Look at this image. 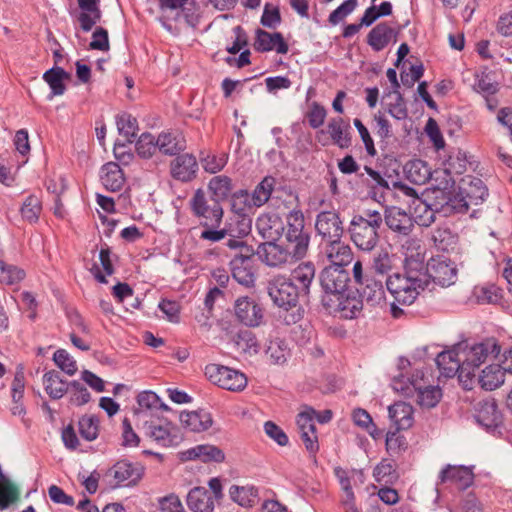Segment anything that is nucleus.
Here are the masks:
<instances>
[{
  "label": "nucleus",
  "mask_w": 512,
  "mask_h": 512,
  "mask_svg": "<svg viewBox=\"0 0 512 512\" xmlns=\"http://www.w3.org/2000/svg\"><path fill=\"white\" fill-rule=\"evenodd\" d=\"M462 370L459 375V381L467 390L473 388L475 383V371L481 364H484L500 353V346L496 339L489 338L481 343L469 346L460 344Z\"/></svg>",
  "instance_id": "obj_1"
},
{
  "label": "nucleus",
  "mask_w": 512,
  "mask_h": 512,
  "mask_svg": "<svg viewBox=\"0 0 512 512\" xmlns=\"http://www.w3.org/2000/svg\"><path fill=\"white\" fill-rule=\"evenodd\" d=\"M382 223L383 215L377 210L366 209L354 214L347 229L351 241L361 251H372L379 243L378 231Z\"/></svg>",
  "instance_id": "obj_2"
},
{
  "label": "nucleus",
  "mask_w": 512,
  "mask_h": 512,
  "mask_svg": "<svg viewBox=\"0 0 512 512\" xmlns=\"http://www.w3.org/2000/svg\"><path fill=\"white\" fill-rule=\"evenodd\" d=\"M417 267L415 262H407L404 274H394L386 280L387 290L399 304H412L426 288V276Z\"/></svg>",
  "instance_id": "obj_3"
},
{
  "label": "nucleus",
  "mask_w": 512,
  "mask_h": 512,
  "mask_svg": "<svg viewBox=\"0 0 512 512\" xmlns=\"http://www.w3.org/2000/svg\"><path fill=\"white\" fill-rule=\"evenodd\" d=\"M192 214L201 219L203 227H219L223 218V208L220 203L211 198L209 201L203 189H197L189 200Z\"/></svg>",
  "instance_id": "obj_4"
},
{
  "label": "nucleus",
  "mask_w": 512,
  "mask_h": 512,
  "mask_svg": "<svg viewBox=\"0 0 512 512\" xmlns=\"http://www.w3.org/2000/svg\"><path fill=\"white\" fill-rule=\"evenodd\" d=\"M267 293L274 305L286 311L295 308L299 300L302 299V296L287 276L281 274L272 277L268 281Z\"/></svg>",
  "instance_id": "obj_5"
},
{
  "label": "nucleus",
  "mask_w": 512,
  "mask_h": 512,
  "mask_svg": "<svg viewBox=\"0 0 512 512\" xmlns=\"http://www.w3.org/2000/svg\"><path fill=\"white\" fill-rule=\"evenodd\" d=\"M416 266H419L421 274L426 276V287L430 281L441 287H449L455 284L457 280V268L453 262L444 257L431 258L425 270L423 269L422 263L415 262Z\"/></svg>",
  "instance_id": "obj_6"
},
{
  "label": "nucleus",
  "mask_w": 512,
  "mask_h": 512,
  "mask_svg": "<svg viewBox=\"0 0 512 512\" xmlns=\"http://www.w3.org/2000/svg\"><path fill=\"white\" fill-rule=\"evenodd\" d=\"M205 375L213 384L226 390L242 391L247 386V378L243 373L219 364L207 365Z\"/></svg>",
  "instance_id": "obj_7"
},
{
  "label": "nucleus",
  "mask_w": 512,
  "mask_h": 512,
  "mask_svg": "<svg viewBox=\"0 0 512 512\" xmlns=\"http://www.w3.org/2000/svg\"><path fill=\"white\" fill-rule=\"evenodd\" d=\"M145 435L162 447H173L181 443L183 437L179 429L171 422L154 423L146 422Z\"/></svg>",
  "instance_id": "obj_8"
},
{
  "label": "nucleus",
  "mask_w": 512,
  "mask_h": 512,
  "mask_svg": "<svg viewBox=\"0 0 512 512\" xmlns=\"http://www.w3.org/2000/svg\"><path fill=\"white\" fill-rule=\"evenodd\" d=\"M393 388L397 391H401L405 395H409L413 389L416 392L417 403L424 408L435 407L442 397V392L439 387L436 386H421L417 380H412L406 386H404L398 380H394Z\"/></svg>",
  "instance_id": "obj_9"
},
{
  "label": "nucleus",
  "mask_w": 512,
  "mask_h": 512,
  "mask_svg": "<svg viewBox=\"0 0 512 512\" xmlns=\"http://www.w3.org/2000/svg\"><path fill=\"white\" fill-rule=\"evenodd\" d=\"M234 313L239 322L247 327H258L264 319V309L253 298L239 297L234 304Z\"/></svg>",
  "instance_id": "obj_10"
},
{
  "label": "nucleus",
  "mask_w": 512,
  "mask_h": 512,
  "mask_svg": "<svg viewBox=\"0 0 512 512\" xmlns=\"http://www.w3.org/2000/svg\"><path fill=\"white\" fill-rule=\"evenodd\" d=\"M325 133L329 134L332 143L341 149H347L352 144L351 127L341 117L331 118L326 130L322 129L317 133L316 138L323 146L328 144L327 141L322 140Z\"/></svg>",
  "instance_id": "obj_11"
},
{
  "label": "nucleus",
  "mask_w": 512,
  "mask_h": 512,
  "mask_svg": "<svg viewBox=\"0 0 512 512\" xmlns=\"http://www.w3.org/2000/svg\"><path fill=\"white\" fill-rule=\"evenodd\" d=\"M315 230L323 241L342 239L344 228L340 216L335 211H322L316 216Z\"/></svg>",
  "instance_id": "obj_12"
},
{
  "label": "nucleus",
  "mask_w": 512,
  "mask_h": 512,
  "mask_svg": "<svg viewBox=\"0 0 512 512\" xmlns=\"http://www.w3.org/2000/svg\"><path fill=\"white\" fill-rule=\"evenodd\" d=\"M349 272L340 266L325 267L320 274V284L327 294L340 295L348 288Z\"/></svg>",
  "instance_id": "obj_13"
},
{
  "label": "nucleus",
  "mask_w": 512,
  "mask_h": 512,
  "mask_svg": "<svg viewBox=\"0 0 512 512\" xmlns=\"http://www.w3.org/2000/svg\"><path fill=\"white\" fill-rule=\"evenodd\" d=\"M315 265L310 262H302L295 267L289 276L288 280L292 282L293 286L298 290L302 299H307L310 294V288L315 278Z\"/></svg>",
  "instance_id": "obj_14"
},
{
  "label": "nucleus",
  "mask_w": 512,
  "mask_h": 512,
  "mask_svg": "<svg viewBox=\"0 0 512 512\" xmlns=\"http://www.w3.org/2000/svg\"><path fill=\"white\" fill-rule=\"evenodd\" d=\"M257 254L264 263L271 267H282L294 262L288 250L275 241H267L259 245Z\"/></svg>",
  "instance_id": "obj_15"
},
{
  "label": "nucleus",
  "mask_w": 512,
  "mask_h": 512,
  "mask_svg": "<svg viewBox=\"0 0 512 512\" xmlns=\"http://www.w3.org/2000/svg\"><path fill=\"white\" fill-rule=\"evenodd\" d=\"M474 474L472 470L466 466L446 465L438 475L439 484L451 483L456 485L460 490H464L472 485Z\"/></svg>",
  "instance_id": "obj_16"
},
{
  "label": "nucleus",
  "mask_w": 512,
  "mask_h": 512,
  "mask_svg": "<svg viewBox=\"0 0 512 512\" xmlns=\"http://www.w3.org/2000/svg\"><path fill=\"white\" fill-rule=\"evenodd\" d=\"M383 220L390 230L407 236L414 227V219L399 207L391 206L385 209Z\"/></svg>",
  "instance_id": "obj_17"
},
{
  "label": "nucleus",
  "mask_w": 512,
  "mask_h": 512,
  "mask_svg": "<svg viewBox=\"0 0 512 512\" xmlns=\"http://www.w3.org/2000/svg\"><path fill=\"white\" fill-rule=\"evenodd\" d=\"M359 292L362 301L372 307L385 302L383 281L373 275L365 276V281L359 285Z\"/></svg>",
  "instance_id": "obj_18"
},
{
  "label": "nucleus",
  "mask_w": 512,
  "mask_h": 512,
  "mask_svg": "<svg viewBox=\"0 0 512 512\" xmlns=\"http://www.w3.org/2000/svg\"><path fill=\"white\" fill-rule=\"evenodd\" d=\"M436 364L441 372V375L446 378H452L457 373L461 375L462 359L460 344L451 350L443 351L436 357Z\"/></svg>",
  "instance_id": "obj_19"
},
{
  "label": "nucleus",
  "mask_w": 512,
  "mask_h": 512,
  "mask_svg": "<svg viewBox=\"0 0 512 512\" xmlns=\"http://www.w3.org/2000/svg\"><path fill=\"white\" fill-rule=\"evenodd\" d=\"M171 175L174 179L188 182L196 177L198 163L192 154H182L171 162Z\"/></svg>",
  "instance_id": "obj_20"
},
{
  "label": "nucleus",
  "mask_w": 512,
  "mask_h": 512,
  "mask_svg": "<svg viewBox=\"0 0 512 512\" xmlns=\"http://www.w3.org/2000/svg\"><path fill=\"white\" fill-rule=\"evenodd\" d=\"M460 189L464 195L465 202L463 204L465 210L469 204L477 205L482 202L488 195V191L483 181L479 178L467 176L461 179Z\"/></svg>",
  "instance_id": "obj_21"
},
{
  "label": "nucleus",
  "mask_w": 512,
  "mask_h": 512,
  "mask_svg": "<svg viewBox=\"0 0 512 512\" xmlns=\"http://www.w3.org/2000/svg\"><path fill=\"white\" fill-rule=\"evenodd\" d=\"M117 484L126 486L136 484L142 477L143 468L137 463L118 461L110 470Z\"/></svg>",
  "instance_id": "obj_22"
},
{
  "label": "nucleus",
  "mask_w": 512,
  "mask_h": 512,
  "mask_svg": "<svg viewBox=\"0 0 512 512\" xmlns=\"http://www.w3.org/2000/svg\"><path fill=\"white\" fill-rule=\"evenodd\" d=\"M254 48L259 52L272 50H275L279 54H286L288 52V45L281 33H269L262 29L256 30Z\"/></svg>",
  "instance_id": "obj_23"
},
{
  "label": "nucleus",
  "mask_w": 512,
  "mask_h": 512,
  "mask_svg": "<svg viewBox=\"0 0 512 512\" xmlns=\"http://www.w3.org/2000/svg\"><path fill=\"white\" fill-rule=\"evenodd\" d=\"M256 229L267 241H276L282 235L285 227L277 215L262 214L256 220Z\"/></svg>",
  "instance_id": "obj_24"
},
{
  "label": "nucleus",
  "mask_w": 512,
  "mask_h": 512,
  "mask_svg": "<svg viewBox=\"0 0 512 512\" xmlns=\"http://www.w3.org/2000/svg\"><path fill=\"white\" fill-rule=\"evenodd\" d=\"M325 254L331 262L330 266H340L344 268V266H347L353 260L351 247L341 239L327 242Z\"/></svg>",
  "instance_id": "obj_25"
},
{
  "label": "nucleus",
  "mask_w": 512,
  "mask_h": 512,
  "mask_svg": "<svg viewBox=\"0 0 512 512\" xmlns=\"http://www.w3.org/2000/svg\"><path fill=\"white\" fill-rule=\"evenodd\" d=\"M477 422L487 430L495 429L502 423V414L494 400L480 403L476 414Z\"/></svg>",
  "instance_id": "obj_26"
},
{
  "label": "nucleus",
  "mask_w": 512,
  "mask_h": 512,
  "mask_svg": "<svg viewBox=\"0 0 512 512\" xmlns=\"http://www.w3.org/2000/svg\"><path fill=\"white\" fill-rule=\"evenodd\" d=\"M389 418L396 430H407L414 423L413 407L405 402H396L388 408Z\"/></svg>",
  "instance_id": "obj_27"
},
{
  "label": "nucleus",
  "mask_w": 512,
  "mask_h": 512,
  "mask_svg": "<svg viewBox=\"0 0 512 512\" xmlns=\"http://www.w3.org/2000/svg\"><path fill=\"white\" fill-rule=\"evenodd\" d=\"M187 505L193 512H213L215 500L204 487H195L187 495Z\"/></svg>",
  "instance_id": "obj_28"
},
{
  "label": "nucleus",
  "mask_w": 512,
  "mask_h": 512,
  "mask_svg": "<svg viewBox=\"0 0 512 512\" xmlns=\"http://www.w3.org/2000/svg\"><path fill=\"white\" fill-rule=\"evenodd\" d=\"M100 0H77L81 9L78 16L80 27L83 31L88 32L101 19V11L99 9Z\"/></svg>",
  "instance_id": "obj_29"
},
{
  "label": "nucleus",
  "mask_w": 512,
  "mask_h": 512,
  "mask_svg": "<svg viewBox=\"0 0 512 512\" xmlns=\"http://www.w3.org/2000/svg\"><path fill=\"white\" fill-rule=\"evenodd\" d=\"M180 455L183 461L200 459L203 462H222L225 458L222 450L212 445H198L181 452Z\"/></svg>",
  "instance_id": "obj_30"
},
{
  "label": "nucleus",
  "mask_w": 512,
  "mask_h": 512,
  "mask_svg": "<svg viewBox=\"0 0 512 512\" xmlns=\"http://www.w3.org/2000/svg\"><path fill=\"white\" fill-rule=\"evenodd\" d=\"M182 425L192 432H202L212 426L213 420L209 412L201 409L180 414Z\"/></svg>",
  "instance_id": "obj_31"
},
{
  "label": "nucleus",
  "mask_w": 512,
  "mask_h": 512,
  "mask_svg": "<svg viewBox=\"0 0 512 512\" xmlns=\"http://www.w3.org/2000/svg\"><path fill=\"white\" fill-rule=\"evenodd\" d=\"M101 182L109 191H120L125 184V176L119 164L109 162L103 165L101 169Z\"/></svg>",
  "instance_id": "obj_32"
},
{
  "label": "nucleus",
  "mask_w": 512,
  "mask_h": 512,
  "mask_svg": "<svg viewBox=\"0 0 512 512\" xmlns=\"http://www.w3.org/2000/svg\"><path fill=\"white\" fill-rule=\"evenodd\" d=\"M481 388L492 391L504 383V372L499 364H490L486 366L478 377H475Z\"/></svg>",
  "instance_id": "obj_33"
},
{
  "label": "nucleus",
  "mask_w": 512,
  "mask_h": 512,
  "mask_svg": "<svg viewBox=\"0 0 512 512\" xmlns=\"http://www.w3.org/2000/svg\"><path fill=\"white\" fill-rule=\"evenodd\" d=\"M158 150L166 155H177L186 148L184 137L180 133L163 132L157 139Z\"/></svg>",
  "instance_id": "obj_34"
},
{
  "label": "nucleus",
  "mask_w": 512,
  "mask_h": 512,
  "mask_svg": "<svg viewBox=\"0 0 512 512\" xmlns=\"http://www.w3.org/2000/svg\"><path fill=\"white\" fill-rule=\"evenodd\" d=\"M251 258H236L230 260L233 278L245 287H251L255 283V274L251 268Z\"/></svg>",
  "instance_id": "obj_35"
},
{
  "label": "nucleus",
  "mask_w": 512,
  "mask_h": 512,
  "mask_svg": "<svg viewBox=\"0 0 512 512\" xmlns=\"http://www.w3.org/2000/svg\"><path fill=\"white\" fill-rule=\"evenodd\" d=\"M406 178L414 184L423 185L431 178V169L428 164L421 159L410 160L404 166Z\"/></svg>",
  "instance_id": "obj_36"
},
{
  "label": "nucleus",
  "mask_w": 512,
  "mask_h": 512,
  "mask_svg": "<svg viewBox=\"0 0 512 512\" xmlns=\"http://www.w3.org/2000/svg\"><path fill=\"white\" fill-rule=\"evenodd\" d=\"M43 385L52 399H60L68 392L70 383L63 381L59 372L52 370L44 374Z\"/></svg>",
  "instance_id": "obj_37"
},
{
  "label": "nucleus",
  "mask_w": 512,
  "mask_h": 512,
  "mask_svg": "<svg viewBox=\"0 0 512 512\" xmlns=\"http://www.w3.org/2000/svg\"><path fill=\"white\" fill-rule=\"evenodd\" d=\"M393 29L387 23H379L367 36V43L374 51L383 50L391 41Z\"/></svg>",
  "instance_id": "obj_38"
},
{
  "label": "nucleus",
  "mask_w": 512,
  "mask_h": 512,
  "mask_svg": "<svg viewBox=\"0 0 512 512\" xmlns=\"http://www.w3.org/2000/svg\"><path fill=\"white\" fill-rule=\"evenodd\" d=\"M232 189V180L226 175L214 176L208 182V190L211 193V197L218 203L226 200L231 194Z\"/></svg>",
  "instance_id": "obj_39"
},
{
  "label": "nucleus",
  "mask_w": 512,
  "mask_h": 512,
  "mask_svg": "<svg viewBox=\"0 0 512 512\" xmlns=\"http://www.w3.org/2000/svg\"><path fill=\"white\" fill-rule=\"evenodd\" d=\"M285 240L287 244L284 247L288 250L293 261L301 260L307 255L310 244L309 233L287 237Z\"/></svg>",
  "instance_id": "obj_40"
},
{
  "label": "nucleus",
  "mask_w": 512,
  "mask_h": 512,
  "mask_svg": "<svg viewBox=\"0 0 512 512\" xmlns=\"http://www.w3.org/2000/svg\"><path fill=\"white\" fill-rule=\"evenodd\" d=\"M265 353L272 364L282 365L290 356V348L285 340L275 338L269 341Z\"/></svg>",
  "instance_id": "obj_41"
},
{
  "label": "nucleus",
  "mask_w": 512,
  "mask_h": 512,
  "mask_svg": "<svg viewBox=\"0 0 512 512\" xmlns=\"http://www.w3.org/2000/svg\"><path fill=\"white\" fill-rule=\"evenodd\" d=\"M432 240L439 250L450 251L456 247L458 235L449 227L441 226L433 231Z\"/></svg>",
  "instance_id": "obj_42"
},
{
  "label": "nucleus",
  "mask_w": 512,
  "mask_h": 512,
  "mask_svg": "<svg viewBox=\"0 0 512 512\" xmlns=\"http://www.w3.org/2000/svg\"><path fill=\"white\" fill-rule=\"evenodd\" d=\"M68 78L69 74L60 67L51 68L44 73L43 79L48 83L52 90V93L49 97L50 99H52L54 96L62 95L65 92L66 87L63 81Z\"/></svg>",
  "instance_id": "obj_43"
},
{
  "label": "nucleus",
  "mask_w": 512,
  "mask_h": 512,
  "mask_svg": "<svg viewBox=\"0 0 512 512\" xmlns=\"http://www.w3.org/2000/svg\"><path fill=\"white\" fill-rule=\"evenodd\" d=\"M274 184L275 179L273 177H265L250 195L252 206L261 207L264 205L271 198Z\"/></svg>",
  "instance_id": "obj_44"
},
{
  "label": "nucleus",
  "mask_w": 512,
  "mask_h": 512,
  "mask_svg": "<svg viewBox=\"0 0 512 512\" xmlns=\"http://www.w3.org/2000/svg\"><path fill=\"white\" fill-rule=\"evenodd\" d=\"M225 246L229 249L226 256L230 258V260H235L236 258L248 259L252 258L254 255L252 247L240 238H229L226 241Z\"/></svg>",
  "instance_id": "obj_45"
},
{
  "label": "nucleus",
  "mask_w": 512,
  "mask_h": 512,
  "mask_svg": "<svg viewBox=\"0 0 512 512\" xmlns=\"http://www.w3.org/2000/svg\"><path fill=\"white\" fill-rule=\"evenodd\" d=\"M308 233L305 231L304 215L300 209H292L286 216L285 238Z\"/></svg>",
  "instance_id": "obj_46"
},
{
  "label": "nucleus",
  "mask_w": 512,
  "mask_h": 512,
  "mask_svg": "<svg viewBox=\"0 0 512 512\" xmlns=\"http://www.w3.org/2000/svg\"><path fill=\"white\" fill-rule=\"evenodd\" d=\"M42 211V203L38 196L29 195L25 198L21 208L20 213L24 220L34 223L39 219V216Z\"/></svg>",
  "instance_id": "obj_47"
},
{
  "label": "nucleus",
  "mask_w": 512,
  "mask_h": 512,
  "mask_svg": "<svg viewBox=\"0 0 512 512\" xmlns=\"http://www.w3.org/2000/svg\"><path fill=\"white\" fill-rule=\"evenodd\" d=\"M232 500L243 507H251L255 504L257 490L253 487L232 486L229 490Z\"/></svg>",
  "instance_id": "obj_48"
},
{
  "label": "nucleus",
  "mask_w": 512,
  "mask_h": 512,
  "mask_svg": "<svg viewBox=\"0 0 512 512\" xmlns=\"http://www.w3.org/2000/svg\"><path fill=\"white\" fill-rule=\"evenodd\" d=\"M116 124L119 134L124 136L127 142L131 143L138 131L136 118L128 113H123L117 117Z\"/></svg>",
  "instance_id": "obj_49"
},
{
  "label": "nucleus",
  "mask_w": 512,
  "mask_h": 512,
  "mask_svg": "<svg viewBox=\"0 0 512 512\" xmlns=\"http://www.w3.org/2000/svg\"><path fill=\"white\" fill-rule=\"evenodd\" d=\"M399 431H389L386 435V450L391 456H399L408 448L405 436L401 435Z\"/></svg>",
  "instance_id": "obj_50"
},
{
  "label": "nucleus",
  "mask_w": 512,
  "mask_h": 512,
  "mask_svg": "<svg viewBox=\"0 0 512 512\" xmlns=\"http://www.w3.org/2000/svg\"><path fill=\"white\" fill-rule=\"evenodd\" d=\"M392 270V260L386 250L378 251L374 256L371 264V272L377 276L384 277Z\"/></svg>",
  "instance_id": "obj_51"
},
{
  "label": "nucleus",
  "mask_w": 512,
  "mask_h": 512,
  "mask_svg": "<svg viewBox=\"0 0 512 512\" xmlns=\"http://www.w3.org/2000/svg\"><path fill=\"white\" fill-rule=\"evenodd\" d=\"M414 206L416 213L414 222H417L421 226L428 227L435 221L434 211L419 197L414 198Z\"/></svg>",
  "instance_id": "obj_52"
},
{
  "label": "nucleus",
  "mask_w": 512,
  "mask_h": 512,
  "mask_svg": "<svg viewBox=\"0 0 512 512\" xmlns=\"http://www.w3.org/2000/svg\"><path fill=\"white\" fill-rule=\"evenodd\" d=\"M414 206L416 213L414 222H417L421 226L428 227L435 221L434 211L419 197L414 198Z\"/></svg>",
  "instance_id": "obj_53"
},
{
  "label": "nucleus",
  "mask_w": 512,
  "mask_h": 512,
  "mask_svg": "<svg viewBox=\"0 0 512 512\" xmlns=\"http://www.w3.org/2000/svg\"><path fill=\"white\" fill-rule=\"evenodd\" d=\"M99 259H100V263H101V266H102L105 274L101 273V271L99 270L97 265H94V267L91 269V271L93 272L95 278L99 282L107 283L105 276L106 275L110 276L114 272L113 265H112V262L110 259V249L108 247L101 248V250L99 252Z\"/></svg>",
  "instance_id": "obj_54"
},
{
  "label": "nucleus",
  "mask_w": 512,
  "mask_h": 512,
  "mask_svg": "<svg viewBox=\"0 0 512 512\" xmlns=\"http://www.w3.org/2000/svg\"><path fill=\"white\" fill-rule=\"evenodd\" d=\"M444 165V171L448 175H462L467 169L465 153L458 151L457 153L450 155Z\"/></svg>",
  "instance_id": "obj_55"
},
{
  "label": "nucleus",
  "mask_w": 512,
  "mask_h": 512,
  "mask_svg": "<svg viewBox=\"0 0 512 512\" xmlns=\"http://www.w3.org/2000/svg\"><path fill=\"white\" fill-rule=\"evenodd\" d=\"M99 421L95 416H83L79 420L80 435L87 441H93L97 438L99 432Z\"/></svg>",
  "instance_id": "obj_56"
},
{
  "label": "nucleus",
  "mask_w": 512,
  "mask_h": 512,
  "mask_svg": "<svg viewBox=\"0 0 512 512\" xmlns=\"http://www.w3.org/2000/svg\"><path fill=\"white\" fill-rule=\"evenodd\" d=\"M252 206L250 194L246 190H239L232 196L231 209L238 215H245Z\"/></svg>",
  "instance_id": "obj_57"
},
{
  "label": "nucleus",
  "mask_w": 512,
  "mask_h": 512,
  "mask_svg": "<svg viewBox=\"0 0 512 512\" xmlns=\"http://www.w3.org/2000/svg\"><path fill=\"white\" fill-rule=\"evenodd\" d=\"M157 149V141L150 133H143L136 142V151L142 158H150Z\"/></svg>",
  "instance_id": "obj_58"
},
{
  "label": "nucleus",
  "mask_w": 512,
  "mask_h": 512,
  "mask_svg": "<svg viewBox=\"0 0 512 512\" xmlns=\"http://www.w3.org/2000/svg\"><path fill=\"white\" fill-rule=\"evenodd\" d=\"M71 404L81 406L90 401L91 395L88 389L78 381L70 382L69 390Z\"/></svg>",
  "instance_id": "obj_59"
},
{
  "label": "nucleus",
  "mask_w": 512,
  "mask_h": 512,
  "mask_svg": "<svg viewBox=\"0 0 512 512\" xmlns=\"http://www.w3.org/2000/svg\"><path fill=\"white\" fill-rule=\"evenodd\" d=\"M25 276L23 270L11 266L6 265L3 261L0 260V282L12 285L21 281Z\"/></svg>",
  "instance_id": "obj_60"
},
{
  "label": "nucleus",
  "mask_w": 512,
  "mask_h": 512,
  "mask_svg": "<svg viewBox=\"0 0 512 512\" xmlns=\"http://www.w3.org/2000/svg\"><path fill=\"white\" fill-rule=\"evenodd\" d=\"M55 364L66 374L74 375L77 371L75 360L64 350L59 349L53 355Z\"/></svg>",
  "instance_id": "obj_61"
},
{
  "label": "nucleus",
  "mask_w": 512,
  "mask_h": 512,
  "mask_svg": "<svg viewBox=\"0 0 512 512\" xmlns=\"http://www.w3.org/2000/svg\"><path fill=\"white\" fill-rule=\"evenodd\" d=\"M227 159L228 157L226 154L219 156L208 154L206 157L201 158V165L206 172L216 174L225 167Z\"/></svg>",
  "instance_id": "obj_62"
},
{
  "label": "nucleus",
  "mask_w": 512,
  "mask_h": 512,
  "mask_svg": "<svg viewBox=\"0 0 512 512\" xmlns=\"http://www.w3.org/2000/svg\"><path fill=\"white\" fill-rule=\"evenodd\" d=\"M357 7V0H345L339 7L329 15V22L332 25L339 24L345 17L351 14Z\"/></svg>",
  "instance_id": "obj_63"
},
{
  "label": "nucleus",
  "mask_w": 512,
  "mask_h": 512,
  "mask_svg": "<svg viewBox=\"0 0 512 512\" xmlns=\"http://www.w3.org/2000/svg\"><path fill=\"white\" fill-rule=\"evenodd\" d=\"M374 477L376 481H384L388 483L395 478V466L390 460H383L374 469Z\"/></svg>",
  "instance_id": "obj_64"
}]
</instances>
